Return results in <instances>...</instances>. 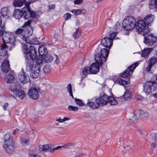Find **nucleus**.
<instances>
[{"mask_svg":"<svg viewBox=\"0 0 157 157\" xmlns=\"http://www.w3.org/2000/svg\"><path fill=\"white\" fill-rule=\"evenodd\" d=\"M26 64L27 66L29 67V69L31 70L30 74L31 77L33 78H37L40 72V66L35 65L34 67L33 61L32 60H27Z\"/></svg>","mask_w":157,"mask_h":157,"instance_id":"5","label":"nucleus"},{"mask_svg":"<svg viewBox=\"0 0 157 157\" xmlns=\"http://www.w3.org/2000/svg\"><path fill=\"white\" fill-rule=\"evenodd\" d=\"M70 119L68 117H65L63 119H56V121L58 122L59 123H62L66 121L70 120Z\"/></svg>","mask_w":157,"mask_h":157,"instance_id":"43","label":"nucleus"},{"mask_svg":"<svg viewBox=\"0 0 157 157\" xmlns=\"http://www.w3.org/2000/svg\"><path fill=\"white\" fill-rule=\"evenodd\" d=\"M23 14V13L21 10L16 9L14 11L13 16L16 19L19 20L22 17Z\"/></svg>","mask_w":157,"mask_h":157,"instance_id":"24","label":"nucleus"},{"mask_svg":"<svg viewBox=\"0 0 157 157\" xmlns=\"http://www.w3.org/2000/svg\"><path fill=\"white\" fill-rule=\"evenodd\" d=\"M55 5H51L48 6V7L49 8V10L53 9L55 8Z\"/></svg>","mask_w":157,"mask_h":157,"instance_id":"57","label":"nucleus"},{"mask_svg":"<svg viewBox=\"0 0 157 157\" xmlns=\"http://www.w3.org/2000/svg\"><path fill=\"white\" fill-rule=\"evenodd\" d=\"M144 37V43L149 46H151L157 41V37L153 36L152 34H149L146 33L143 34Z\"/></svg>","mask_w":157,"mask_h":157,"instance_id":"9","label":"nucleus"},{"mask_svg":"<svg viewBox=\"0 0 157 157\" xmlns=\"http://www.w3.org/2000/svg\"><path fill=\"white\" fill-rule=\"evenodd\" d=\"M135 19L132 16L124 19L122 23L123 28L125 30H131L135 26Z\"/></svg>","mask_w":157,"mask_h":157,"instance_id":"6","label":"nucleus"},{"mask_svg":"<svg viewBox=\"0 0 157 157\" xmlns=\"http://www.w3.org/2000/svg\"><path fill=\"white\" fill-rule=\"evenodd\" d=\"M94 58L96 62L92 64L89 67L91 72L94 74H96L99 71L100 67L103 64L102 58L98 53H95Z\"/></svg>","mask_w":157,"mask_h":157,"instance_id":"2","label":"nucleus"},{"mask_svg":"<svg viewBox=\"0 0 157 157\" xmlns=\"http://www.w3.org/2000/svg\"><path fill=\"white\" fill-rule=\"evenodd\" d=\"M44 57L40 56L39 57H36V62L37 64V65H39L41 64L43 60Z\"/></svg>","mask_w":157,"mask_h":157,"instance_id":"38","label":"nucleus"},{"mask_svg":"<svg viewBox=\"0 0 157 157\" xmlns=\"http://www.w3.org/2000/svg\"><path fill=\"white\" fill-rule=\"evenodd\" d=\"M67 89L69 93L71 92H71H72V86L70 83H69L68 85L67 86Z\"/></svg>","mask_w":157,"mask_h":157,"instance_id":"51","label":"nucleus"},{"mask_svg":"<svg viewBox=\"0 0 157 157\" xmlns=\"http://www.w3.org/2000/svg\"><path fill=\"white\" fill-rule=\"evenodd\" d=\"M148 117L149 116V114L147 112H145L143 110H135L132 113H130L128 116V118L130 120H135L138 119L140 116Z\"/></svg>","mask_w":157,"mask_h":157,"instance_id":"8","label":"nucleus"},{"mask_svg":"<svg viewBox=\"0 0 157 157\" xmlns=\"http://www.w3.org/2000/svg\"><path fill=\"white\" fill-rule=\"evenodd\" d=\"M117 33L116 32H114L111 33L109 37H108L109 38L110 40H111V41L113 42V39L114 38L115 36L117 35Z\"/></svg>","mask_w":157,"mask_h":157,"instance_id":"47","label":"nucleus"},{"mask_svg":"<svg viewBox=\"0 0 157 157\" xmlns=\"http://www.w3.org/2000/svg\"><path fill=\"white\" fill-rule=\"evenodd\" d=\"M1 69L4 72L7 73L10 70L9 61L8 60L4 61L2 64Z\"/></svg>","mask_w":157,"mask_h":157,"instance_id":"23","label":"nucleus"},{"mask_svg":"<svg viewBox=\"0 0 157 157\" xmlns=\"http://www.w3.org/2000/svg\"><path fill=\"white\" fill-rule=\"evenodd\" d=\"M80 11L81 12L80 14H84L86 12V10L85 9H80Z\"/></svg>","mask_w":157,"mask_h":157,"instance_id":"59","label":"nucleus"},{"mask_svg":"<svg viewBox=\"0 0 157 157\" xmlns=\"http://www.w3.org/2000/svg\"><path fill=\"white\" fill-rule=\"evenodd\" d=\"M38 52L40 56H44L48 53L47 50L44 46H40L38 48Z\"/></svg>","mask_w":157,"mask_h":157,"instance_id":"26","label":"nucleus"},{"mask_svg":"<svg viewBox=\"0 0 157 157\" xmlns=\"http://www.w3.org/2000/svg\"><path fill=\"white\" fill-rule=\"evenodd\" d=\"M152 96L155 98H157V93L153 94Z\"/></svg>","mask_w":157,"mask_h":157,"instance_id":"62","label":"nucleus"},{"mask_svg":"<svg viewBox=\"0 0 157 157\" xmlns=\"http://www.w3.org/2000/svg\"><path fill=\"white\" fill-rule=\"evenodd\" d=\"M64 17L65 21L71 18V15L70 13H67L64 15Z\"/></svg>","mask_w":157,"mask_h":157,"instance_id":"49","label":"nucleus"},{"mask_svg":"<svg viewBox=\"0 0 157 157\" xmlns=\"http://www.w3.org/2000/svg\"><path fill=\"white\" fill-rule=\"evenodd\" d=\"M71 12L75 15H78L80 14V9H74L71 10Z\"/></svg>","mask_w":157,"mask_h":157,"instance_id":"46","label":"nucleus"},{"mask_svg":"<svg viewBox=\"0 0 157 157\" xmlns=\"http://www.w3.org/2000/svg\"><path fill=\"white\" fill-rule=\"evenodd\" d=\"M138 65V63H135L130 65L121 74L120 76L123 78H127L132 74L134 69Z\"/></svg>","mask_w":157,"mask_h":157,"instance_id":"10","label":"nucleus"},{"mask_svg":"<svg viewBox=\"0 0 157 157\" xmlns=\"http://www.w3.org/2000/svg\"><path fill=\"white\" fill-rule=\"evenodd\" d=\"M143 91L147 96L151 95L157 88V83L154 81H148L143 85Z\"/></svg>","mask_w":157,"mask_h":157,"instance_id":"4","label":"nucleus"},{"mask_svg":"<svg viewBox=\"0 0 157 157\" xmlns=\"http://www.w3.org/2000/svg\"><path fill=\"white\" fill-rule=\"evenodd\" d=\"M14 79L13 76L11 74H9L5 78V79L7 83L12 82L13 81Z\"/></svg>","mask_w":157,"mask_h":157,"instance_id":"34","label":"nucleus"},{"mask_svg":"<svg viewBox=\"0 0 157 157\" xmlns=\"http://www.w3.org/2000/svg\"><path fill=\"white\" fill-rule=\"evenodd\" d=\"M80 31L79 29H76V31L73 34V37L75 39L78 38L80 36Z\"/></svg>","mask_w":157,"mask_h":157,"instance_id":"39","label":"nucleus"},{"mask_svg":"<svg viewBox=\"0 0 157 157\" xmlns=\"http://www.w3.org/2000/svg\"><path fill=\"white\" fill-rule=\"evenodd\" d=\"M154 19V15L149 14L144 17V21H145L146 24L149 25L153 21Z\"/></svg>","mask_w":157,"mask_h":157,"instance_id":"27","label":"nucleus"},{"mask_svg":"<svg viewBox=\"0 0 157 157\" xmlns=\"http://www.w3.org/2000/svg\"><path fill=\"white\" fill-rule=\"evenodd\" d=\"M31 22L30 20L28 21L21 27L22 28L25 29V34L23 37L25 38V42L27 43H29L28 39L32 35L33 32V29L30 25Z\"/></svg>","mask_w":157,"mask_h":157,"instance_id":"7","label":"nucleus"},{"mask_svg":"<svg viewBox=\"0 0 157 157\" xmlns=\"http://www.w3.org/2000/svg\"><path fill=\"white\" fill-rule=\"evenodd\" d=\"M13 48H10V45H7L6 44H2L0 45V56H4L7 53L6 49H8L11 50Z\"/></svg>","mask_w":157,"mask_h":157,"instance_id":"16","label":"nucleus"},{"mask_svg":"<svg viewBox=\"0 0 157 157\" xmlns=\"http://www.w3.org/2000/svg\"><path fill=\"white\" fill-rule=\"evenodd\" d=\"M10 13L8 8L7 7L2 8L1 10V13L2 16L3 17H8Z\"/></svg>","mask_w":157,"mask_h":157,"instance_id":"28","label":"nucleus"},{"mask_svg":"<svg viewBox=\"0 0 157 157\" xmlns=\"http://www.w3.org/2000/svg\"><path fill=\"white\" fill-rule=\"evenodd\" d=\"M31 1H28L26 2L25 3V7H24V8H30L29 5L31 3Z\"/></svg>","mask_w":157,"mask_h":157,"instance_id":"56","label":"nucleus"},{"mask_svg":"<svg viewBox=\"0 0 157 157\" xmlns=\"http://www.w3.org/2000/svg\"><path fill=\"white\" fill-rule=\"evenodd\" d=\"M43 71L45 73H49L50 71V68L48 65L45 66L43 68Z\"/></svg>","mask_w":157,"mask_h":157,"instance_id":"42","label":"nucleus"},{"mask_svg":"<svg viewBox=\"0 0 157 157\" xmlns=\"http://www.w3.org/2000/svg\"><path fill=\"white\" fill-rule=\"evenodd\" d=\"M25 32V29L24 28H18L15 31V33L17 34H19Z\"/></svg>","mask_w":157,"mask_h":157,"instance_id":"48","label":"nucleus"},{"mask_svg":"<svg viewBox=\"0 0 157 157\" xmlns=\"http://www.w3.org/2000/svg\"><path fill=\"white\" fill-rule=\"evenodd\" d=\"M36 53L35 49L34 46H31L29 48V55H25V62L27 63V60H32L34 62V60L36 56Z\"/></svg>","mask_w":157,"mask_h":157,"instance_id":"11","label":"nucleus"},{"mask_svg":"<svg viewBox=\"0 0 157 157\" xmlns=\"http://www.w3.org/2000/svg\"><path fill=\"white\" fill-rule=\"evenodd\" d=\"M153 50V48H144L142 52L141 56L143 57L149 55Z\"/></svg>","mask_w":157,"mask_h":157,"instance_id":"32","label":"nucleus"},{"mask_svg":"<svg viewBox=\"0 0 157 157\" xmlns=\"http://www.w3.org/2000/svg\"><path fill=\"white\" fill-rule=\"evenodd\" d=\"M136 29L138 31L140 32H144L146 30V24L144 20H140L135 23Z\"/></svg>","mask_w":157,"mask_h":157,"instance_id":"13","label":"nucleus"},{"mask_svg":"<svg viewBox=\"0 0 157 157\" xmlns=\"http://www.w3.org/2000/svg\"><path fill=\"white\" fill-rule=\"evenodd\" d=\"M26 2V0H14L13 4L14 7H21Z\"/></svg>","mask_w":157,"mask_h":157,"instance_id":"29","label":"nucleus"},{"mask_svg":"<svg viewBox=\"0 0 157 157\" xmlns=\"http://www.w3.org/2000/svg\"><path fill=\"white\" fill-rule=\"evenodd\" d=\"M5 23H4L0 29V36L2 37L3 44L10 45V48H14L15 46L16 38L11 32L5 31Z\"/></svg>","mask_w":157,"mask_h":157,"instance_id":"1","label":"nucleus"},{"mask_svg":"<svg viewBox=\"0 0 157 157\" xmlns=\"http://www.w3.org/2000/svg\"><path fill=\"white\" fill-rule=\"evenodd\" d=\"M101 43L104 47L110 48L112 45L113 42L108 37H105L101 40Z\"/></svg>","mask_w":157,"mask_h":157,"instance_id":"17","label":"nucleus"},{"mask_svg":"<svg viewBox=\"0 0 157 157\" xmlns=\"http://www.w3.org/2000/svg\"><path fill=\"white\" fill-rule=\"evenodd\" d=\"M108 102L111 105H117L118 103L117 100L111 96H109Z\"/></svg>","mask_w":157,"mask_h":157,"instance_id":"37","label":"nucleus"},{"mask_svg":"<svg viewBox=\"0 0 157 157\" xmlns=\"http://www.w3.org/2000/svg\"><path fill=\"white\" fill-rule=\"evenodd\" d=\"M19 130V129L18 128H16L15 130H14L13 132V135H15L16 132L18 131Z\"/></svg>","mask_w":157,"mask_h":157,"instance_id":"61","label":"nucleus"},{"mask_svg":"<svg viewBox=\"0 0 157 157\" xmlns=\"http://www.w3.org/2000/svg\"><path fill=\"white\" fill-rule=\"evenodd\" d=\"M109 98V96L106 94H101L99 98L96 99L99 105L101 104L102 105H105L108 103Z\"/></svg>","mask_w":157,"mask_h":157,"instance_id":"15","label":"nucleus"},{"mask_svg":"<svg viewBox=\"0 0 157 157\" xmlns=\"http://www.w3.org/2000/svg\"><path fill=\"white\" fill-rule=\"evenodd\" d=\"M19 78L21 82L23 84L27 83L29 80V77L23 71L22 74L19 75Z\"/></svg>","mask_w":157,"mask_h":157,"instance_id":"20","label":"nucleus"},{"mask_svg":"<svg viewBox=\"0 0 157 157\" xmlns=\"http://www.w3.org/2000/svg\"><path fill=\"white\" fill-rule=\"evenodd\" d=\"M91 73L90 69V68L89 67H84L82 71V73L83 76H85V77L87 74H90Z\"/></svg>","mask_w":157,"mask_h":157,"instance_id":"36","label":"nucleus"},{"mask_svg":"<svg viewBox=\"0 0 157 157\" xmlns=\"http://www.w3.org/2000/svg\"><path fill=\"white\" fill-rule=\"evenodd\" d=\"M128 88L129 87L127 86H124L126 91L123 96L124 99L126 100H129L132 98L131 92L129 90Z\"/></svg>","mask_w":157,"mask_h":157,"instance_id":"22","label":"nucleus"},{"mask_svg":"<svg viewBox=\"0 0 157 157\" xmlns=\"http://www.w3.org/2000/svg\"><path fill=\"white\" fill-rule=\"evenodd\" d=\"M9 104L7 103H6L4 104L3 108L4 110H6Z\"/></svg>","mask_w":157,"mask_h":157,"instance_id":"58","label":"nucleus"},{"mask_svg":"<svg viewBox=\"0 0 157 157\" xmlns=\"http://www.w3.org/2000/svg\"><path fill=\"white\" fill-rule=\"evenodd\" d=\"M157 61V59L155 57H152L150 58L148 61V66L146 68V71H150L152 66Z\"/></svg>","mask_w":157,"mask_h":157,"instance_id":"19","label":"nucleus"},{"mask_svg":"<svg viewBox=\"0 0 157 157\" xmlns=\"http://www.w3.org/2000/svg\"><path fill=\"white\" fill-rule=\"evenodd\" d=\"M21 10L23 13V16L26 19L29 17L34 18L36 15V12L32 10L30 8H23Z\"/></svg>","mask_w":157,"mask_h":157,"instance_id":"12","label":"nucleus"},{"mask_svg":"<svg viewBox=\"0 0 157 157\" xmlns=\"http://www.w3.org/2000/svg\"><path fill=\"white\" fill-rule=\"evenodd\" d=\"M62 147H62V146H58L56 147H55V148H52V149H51V152H53L55 150H57V149H60V148H61Z\"/></svg>","mask_w":157,"mask_h":157,"instance_id":"54","label":"nucleus"},{"mask_svg":"<svg viewBox=\"0 0 157 157\" xmlns=\"http://www.w3.org/2000/svg\"><path fill=\"white\" fill-rule=\"evenodd\" d=\"M86 105L93 109H95L99 108V105L96 98L94 101H90L88 100Z\"/></svg>","mask_w":157,"mask_h":157,"instance_id":"21","label":"nucleus"},{"mask_svg":"<svg viewBox=\"0 0 157 157\" xmlns=\"http://www.w3.org/2000/svg\"><path fill=\"white\" fill-rule=\"evenodd\" d=\"M97 50H95V53L96 52L98 53L101 57H103L104 59V61L106 62L109 54V51L108 50L105 48H103L100 51V53L97 52ZM102 58V57H101Z\"/></svg>","mask_w":157,"mask_h":157,"instance_id":"18","label":"nucleus"},{"mask_svg":"<svg viewBox=\"0 0 157 157\" xmlns=\"http://www.w3.org/2000/svg\"><path fill=\"white\" fill-rule=\"evenodd\" d=\"M21 87V86L19 84H13L10 86L9 89L15 94L16 91H17L18 89H20Z\"/></svg>","mask_w":157,"mask_h":157,"instance_id":"30","label":"nucleus"},{"mask_svg":"<svg viewBox=\"0 0 157 157\" xmlns=\"http://www.w3.org/2000/svg\"><path fill=\"white\" fill-rule=\"evenodd\" d=\"M29 157H40V155L37 154H30L29 155Z\"/></svg>","mask_w":157,"mask_h":157,"instance_id":"55","label":"nucleus"},{"mask_svg":"<svg viewBox=\"0 0 157 157\" xmlns=\"http://www.w3.org/2000/svg\"><path fill=\"white\" fill-rule=\"evenodd\" d=\"M15 94L21 99L24 98L25 96V92L23 90H19V89H18L17 91H16Z\"/></svg>","mask_w":157,"mask_h":157,"instance_id":"31","label":"nucleus"},{"mask_svg":"<svg viewBox=\"0 0 157 157\" xmlns=\"http://www.w3.org/2000/svg\"><path fill=\"white\" fill-rule=\"evenodd\" d=\"M45 61L47 63H50L53 60L52 56L49 54L47 53L44 56Z\"/></svg>","mask_w":157,"mask_h":157,"instance_id":"35","label":"nucleus"},{"mask_svg":"<svg viewBox=\"0 0 157 157\" xmlns=\"http://www.w3.org/2000/svg\"><path fill=\"white\" fill-rule=\"evenodd\" d=\"M73 145L74 144L73 143H70L65 144L62 146V147L64 148H68Z\"/></svg>","mask_w":157,"mask_h":157,"instance_id":"50","label":"nucleus"},{"mask_svg":"<svg viewBox=\"0 0 157 157\" xmlns=\"http://www.w3.org/2000/svg\"><path fill=\"white\" fill-rule=\"evenodd\" d=\"M151 146L152 147H155L156 145L155 143H152Z\"/></svg>","mask_w":157,"mask_h":157,"instance_id":"64","label":"nucleus"},{"mask_svg":"<svg viewBox=\"0 0 157 157\" xmlns=\"http://www.w3.org/2000/svg\"><path fill=\"white\" fill-rule=\"evenodd\" d=\"M28 94L31 98L36 100L39 97V91L36 88L32 87L29 90Z\"/></svg>","mask_w":157,"mask_h":157,"instance_id":"14","label":"nucleus"},{"mask_svg":"<svg viewBox=\"0 0 157 157\" xmlns=\"http://www.w3.org/2000/svg\"><path fill=\"white\" fill-rule=\"evenodd\" d=\"M14 143L12 136L8 134H5L3 147L7 153H11L13 152L14 149Z\"/></svg>","mask_w":157,"mask_h":157,"instance_id":"3","label":"nucleus"},{"mask_svg":"<svg viewBox=\"0 0 157 157\" xmlns=\"http://www.w3.org/2000/svg\"><path fill=\"white\" fill-rule=\"evenodd\" d=\"M29 141V139H24L21 140V142L22 145H25V144H27Z\"/></svg>","mask_w":157,"mask_h":157,"instance_id":"52","label":"nucleus"},{"mask_svg":"<svg viewBox=\"0 0 157 157\" xmlns=\"http://www.w3.org/2000/svg\"><path fill=\"white\" fill-rule=\"evenodd\" d=\"M52 147H50L49 144H44L39 146V150L42 151L51 152Z\"/></svg>","mask_w":157,"mask_h":157,"instance_id":"25","label":"nucleus"},{"mask_svg":"<svg viewBox=\"0 0 157 157\" xmlns=\"http://www.w3.org/2000/svg\"><path fill=\"white\" fill-rule=\"evenodd\" d=\"M23 51L25 55H29V48L27 45H24L23 47Z\"/></svg>","mask_w":157,"mask_h":157,"instance_id":"41","label":"nucleus"},{"mask_svg":"<svg viewBox=\"0 0 157 157\" xmlns=\"http://www.w3.org/2000/svg\"><path fill=\"white\" fill-rule=\"evenodd\" d=\"M117 81L120 84L122 85H124L128 83L127 81L124 80L120 78H118Z\"/></svg>","mask_w":157,"mask_h":157,"instance_id":"40","label":"nucleus"},{"mask_svg":"<svg viewBox=\"0 0 157 157\" xmlns=\"http://www.w3.org/2000/svg\"><path fill=\"white\" fill-rule=\"evenodd\" d=\"M68 109L70 110L73 111H77L78 108L76 106H74L71 105H69L68 106Z\"/></svg>","mask_w":157,"mask_h":157,"instance_id":"45","label":"nucleus"},{"mask_svg":"<svg viewBox=\"0 0 157 157\" xmlns=\"http://www.w3.org/2000/svg\"><path fill=\"white\" fill-rule=\"evenodd\" d=\"M29 132L30 133H32L33 134H35V131L34 130H33V129H32L31 131H29Z\"/></svg>","mask_w":157,"mask_h":157,"instance_id":"63","label":"nucleus"},{"mask_svg":"<svg viewBox=\"0 0 157 157\" xmlns=\"http://www.w3.org/2000/svg\"><path fill=\"white\" fill-rule=\"evenodd\" d=\"M149 5L151 9L157 8V0H150L149 2Z\"/></svg>","mask_w":157,"mask_h":157,"instance_id":"33","label":"nucleus"},{"mask_svg":"<svg viewBox=\"0 0 157 157\" xmlns=\"http://www.w3.org/2000/svg\"><path fill=\"white\" fill-rule=\"evenodd\" d=\"M75 101L77 104L78 105L80 106H84L85 105V103H83L82 101L79 99L77 98H75Z\"/></svg>","mask_w":157,"mask_h":157,"instance_id":"44","label":"nucleus"},{"mask_svg":"<svg viewBox=\"0 0 157 157\" xmlns=\"http://www.w3.org/2000/svg\"><path fill=\"white\" fill-rule=\"evenodd\" d=\"M83 2V0H74V2L75 4H79L82 3Z\"/></svg>","mask_w":157,"mask_h":157,"instance_id":"53","label":"nucleus"},{"mask_svg":"<svg viewBox=\"0 0 157 157\" xmlns=\"http://www.w3.org/2000/svg\"><path fill=\"white\" fill-rule=\"evenodd\" d=\"M56 56V59L55 61V63L56 64H57L59 62V59L58 57V56Z\"/></svg>","mask_w":157,"mask_h":157,"instance_id":"60","label":"nucleus"}]
</instances>
